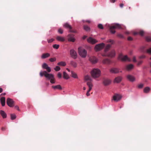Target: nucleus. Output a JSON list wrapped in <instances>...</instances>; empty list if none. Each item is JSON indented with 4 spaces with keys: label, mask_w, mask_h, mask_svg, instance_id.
I'll return each instance as SVG.
<instances>
[{
    "label": "nucleus",
    "mask_w": 151,
    "mask_h": 151,
    "mask_svg": "<svg viewBox=\"0 0 151 151\" xmlns=\"http://www.w3.org/2000/svg\"><path fill=\"white\" fill-rule=\"evenodd\" d=\"M127 40L129 41H131L133 39L131 37H128Z\"/></svg>",
    "instance_id": "51"
},
{
    "label": "nucleus",
    "mask_w": 151,
    "mask_h": 151,
    "mask_svg": "<svg viewBox=\"0 0 151 151\" xmlns=\"http://www.w3.org/2000/svg\"><path fill=\"white\" fill-rule=\"evenodd\" d=\"M74 35L72 34H69L68 37V40L69 41H71L73 42H75V39L73 37Z\"/></svg>",
    "instance_id": "15"
},
{
    "label": "nucleus",
    "mask_w": 151,
    "mask_h": 151,
    "mask_svg": "<svg viewBox=\"0 0 151 151\" xmlns=\"http://www.w3.org/2000/svg\"><path fill=\"white\" fill-rule=\"evenodd\" d=\"M54 40V39H50L48 40L47 41H48V43H50V42H52Z\"/></svg>",
    "instance_id": "48"
},
{
    "label": "nucleus",
    "mask_w": 151,
    "mask_h": 151,
    "mask_svg": "<svg viewBox=\"0 0 151 151\" xmlns=\"http://www.w3.org/2000/svg\"><path fill=\"white\" fill-rule=\"evenodd\" d=\"M86 22H88V23H90V21H89V20H87L86 21Z\"/></svg>",
    "instance_id": "64"
},
{
    "label": "nucleus",
    "mask_w": 151,
    "mask_h": 151,
    "mask_svg": "<svg viewBox=\"0 0 151 151\" xmlns=\"http://www.w3.org/2000/svg\"><path fill=\"white\" fill-rule=\"evenodd\" d=\"M127 79L130 81L133 82L135 81V78L133 76L128 75L127 76Z\"/></svg>",
    "instance_id": "14"
},
{
    "label": "nucleus",
    "mask_w": 151,
    "mask_h": 151,
    "mask_svg": "<svg viewBox=\"0 0 151 151\" xmlns=\"http://www.w3.org/2000/svg\"><path fill=\"white\" fill-rule=\"evenodd\" d=\"M52 88L54 90L57 89L61 90L62 89V87L60 85H58L56 86H52Z\"/></svg>",
    "instance_id": "22"
},
{
    "label": "nucleus",
    "mask_w": 151,
    "mask_h": 151,
    "mask_svg": "<svg viewBox=\"0 0 151 151\" xmlns=\"http://www.w3.org/2000/svg\"><path fill=\"white\" fill-rule=\"evenodd\" d=\"M69 31L70 32H73L74 33H77V31L75 29H71L70 30H69Z\"/></svg>",
    "instance_id": "43"
},
{
    "label": "nucleus",
    "mask_w": 151,
    "mask_h": 151,
    "mask_svg": "<svg viewBox=\"0 0 151 151\" xmlns=\"http://www.w3.org/2000/svg\"><path fill=\"white\" fill-rule=\"evenodd\" d=\"M116 0H110V1L112 3H114L115 1Z\"/></svg>",
    "instance_id": "58"
},
{
    "label": "nucleus",
    "mask_w": 151,
    "mask_h": 151,
    "mask_svg": "<svg viewBox=\"0 0 151 151\" xmlns=\"http://www.w3.org/2000/svg\"><path fill=\"white\" fill-rule=\"evenodd\" d=\"M78 52L79 55L83 58L86 57V51L81 47H79L78 48Z\"/></svg>",
    "instance_id": "4"
},
{
    "label": "nucleus",
    "mask_w": 151,
    "mask_h": 151,
    "mask_svg": "<svg viewBox=\"0 0 151 151\" xmlns=\"http://www.w3.org/2000/svg\"><path fill=\"white\" fill-rule=\"evenodd\" d=\"M56 39L57 40L61 42H63L65 40L64 37H62L59 36H57L56 37Z\"/></svg>",
    "instance_id": "25"
},
{
    "label": "nucleus",
    "mask_w": 151,
    "mask_h": 151,
    "mask_svg": "<svg viewBox=\"0 0 151 151\" xmlns=\"http://www.w3.org/2000/svg\"><path fill=\"white\" fill-rule=\"evenodd\" d=\"M122 78L121 76H118L116 77L114 81V83H119L122 80Z\"/></svg>",
    "instance_id": "19"
},
{
    "label": "nucleus",
    "mask_w": 151,
    "mask_h": 151,
    "mask_svg": "<svg viewBox=\"0 0 151 151\" xmlns=\"http://www.w3.org/2000/svg\"><path fill=\"white\" fill-rule=\"evenodd\" d=\"M66 70L68 71L69 72H70V70L68 68H67L66 69Z\"/></svg>",
    "instance_id": "63"
},
{
    "label": "nucleus",
    "mask_w": 151,
    "mask_h": 151,
    "mask_svg": "<svg viewBox=\"0 0 151 151\" xmlns=\"http://www.w3.org/2000/svg\"><path fill=\"white\" fill-rule=\"evenodd\" d=\"M0 114L3 118H5L6 117V114L4 111L1 110L0 111Z\"/></svg>",
    "instance_id": "24"
},
{
    "label": "nucleus",
    "mask_w": 151,
    "mask_h": 151,
    "mask_svg": "<svg viewBox=\"0 0 151 151\" xmlns=\"http://www.w3.org/2000/svg\"><path fill=\"white\" fill-rule=\"evenodd\" d=\"M144 86V84L142 83L139 84L137 86V87L139 88H142Z\"/></svg>",
    "instance_id": "39"
},
{
    "label": "nucleus",
    "mask_w": 151,
    "mask_h": 151,
    "mask_svg": "<svg viewBox=\"0 0 151 151\" xmlns=\"http://www.w3.org/2000/svg\"><path fill=\"white\" fill-rule=\"evenodd\" d=\"M54 69L56 71H58L60 70V68L58 66H56L54 68Z\"/></svg>",
    "instance_id": "41"
},
{
    "label": "nucleus",
    "mask_w": 151,
    "mask_h": 151,
    "mask_svg": "<svg viewBox=\"0 0 151 151\" xmlns=\"http://www.w3.org/2000/svg\"><path fill=\"white\" fill-rule=\"evenodd\" d=\"M58 65H59L62 66H65L66 64L65 62L62 61L58 63Z\"/></svg>",
    "instance_id": "32"
},
{
    "label": "nucleus",
    "mask_w": 151,
    "mask_h": 151,
    "mask_svg": "<svg viewBox=\"0 0 151 151\" xmlns=\"http://www.w3.org/2000/svg\"><path fill=\"white\" fill-rule=\"evenodd\" d=\"M150 88L148 87H145L143 90L144 92L145 93H147L149 92L150 90Z\"/></svg>",
    "instance_id": "28"
},
{
    "label": "nucleus",
    "mask_w": 151,
    "mask_h": 151,
    "mask_svg": "<svg viewBox=\"0 0 151 151\" xmlns=\"http://www.w3.org/2000/svg\"><path fill=\"white\" fill-rule=\"evenodd\" d=\"M121 25L118 24H116L109 27L110 31L112 34H114L115 33L116 31L115 30V29H121Z\"/></svg>",
    "instance_id": "3"
},
{
    "label": "nucleus",
    "mask_w": 151,
    "mask_h": 151,
    "mask_svg": "<svg viewBox=\"0 0 151 151\" xmlns=\"http://www.w3.org/2000/svg\"><path fill=\"white\" fill-rule=\"evenodd\" d=\"M70 64L74 68H76L77 66L76 63L73 61H70Z\"/></svg>",
    "instance_id": "31"
},
{
    "label": "nucleus",
    "mask_w": 151,
    "mask_h": 151,
    "mask_svg": "<svg viewBox=\"0 0 151 151\" xmlns=\"http://www.w3.org/2000/svg\"><path fill=\"white\" fill-rule=\"evenodd\" d=\"M6 103L10 107H12L14 106V101L12 99L8 98L6 100Z\"/></svg>",
    "instance_id": "9"
},
{
    "label": "nucleus",
    "mask_w": 151,
    "mask_h": 151,
    "mask_svg": "<svg viewBox=\"0 0 151 151\" xmlns=\"http://www.w3.org/2000/svg\"><path fill=\"white\" fill-rule=\"evenodd\" d=\"M119 59L120 60L122 61H128L130 62L131 59L129 58L127 55H124L122 54H121L119 55Z\"/></svg>",
    "instance_id": "5"
},
{
    "label": "nucleus",
    "mask_w": 151,
    "mask_h": 151,
    "mask_svg": "<svg viewBox=\"0 0 151 151\" xmlns=\"http://www.w3.org/2000/svg\"><path fill=\"white\" fill-rule=\"evenodd\" d=\"M115 53L114 50L111 51L108 54H105L102 55L103 56H107L110 57H114L115 56Z\"/></svg>",
    "instance_id": "10"
},
{
    "label": "nucleus",
    "mask_w": 151,
    "mask_h": 151,
    "mask_svg": "<svg viewBox=\"0 0 151 151\" xmlns=\"http://www.w3.org/2000/svg\"><path fill=\"white\" fill-rule=\"evenodd\" d=\"M63 77L64 78L66 79H68L69 78V76L65 72H63Z\"/></svg>",
    "instance_id": "30"
},
{
    "label": "nucleus",
    "mask_w": 151,
    "mask_h": 151,
    "mask_svg": "<svg viewBox=\"0 0 151 151\" xmlns=\"http://www.w3.org/2000/svg\"><path fill=\"white\" fill-rule=\"evenodd\" d=\"M58 32L60 34H62L63 32V30L62 29L60 28L58 30Z\"/></svg>",
    "instance_id": "46"
},
{
    "label": "nucleus",
    "mask_w": 151,
    "mask_h": 151,
    "mask_svg": "<svg viewBox=\"0 0 151 151\" xmlns=\"http://www.w3.org/2000/svg\"><path fill=\"white\" fill-rule=\"evenodd\" d=\"M59 47V45L55 44L53 45V48L56 49H58Z\"/></svg>",
    "instance_id": "37"
},
{
    "label": "nucleus",
    "mask_w": 151,
    "mask_h": 151,
    "mask_svg": "<svg viewBox=\"0 0 151 151\" xmlns=\"http://www.w3.org/2000/svg\"><path fill=\"white\" fill-rule=\"evenodd\" d=\"M113 98L114 100L117 101L120 100L121 96L120 95L115 94L113 96Z\"/></svg>",
    "instance_id": "12"
},
{
    "label": "nucleus",
    "mask_w": 151,
    "mask_h": 151,
    "mask_svg": "<svg viewBox=\"0 0 151 151\" xmlns=\"http://www.w3.org/2000/svg\"><path fill=\"white\" fill-rule=\"evenodd\" d=\"M110 72L113 73H117L119 72V69L116 68H112L110 70Z\"/></svg>",
    "instance_id": "17"
},
{
    "label": "nucleus",
    "mask_w": 151,
    "mask_h": 151,
    "mask_svg": "<svg viewBox=\"0 0 151 151\" xmlns=\"http://www.w3.org/2000/svg\"><path fill=\"white\" fill-rule=\"evenodd\" d=\"M40 74L41 77L44 76L47 79L50 80L51 83L54 84L55 83V80L53 74L48 73L45 71L41 72L40 73Z\"/></svg>",
    "instance_id": "1"
},
{
    "label": "nucleus",
    "mask_w": 151,
    "mask_h": 151,
    "mask_svg": "<svg viewBox=\"0 0 151 151\" xmlns=\"http://www.w3.org/2000/svg\"><path fill=\"white\" fill-rule=\"evenodd\" d=\"M129 32L128 31H126L125 32V34L126 35H129Z\"/></svg>",
    "instance_id": "57"
},
{
    "label": "nucleus",
    "mask_w": 151,
    "mask_h": 151,
    "mask_svg": "<svg viewBox=\"0 0 151 151\" xmlns=\"http://www.w3.org/2000/svg\"><path fill=\"white\" fill-rule=\"evenodd\" d=\"M103 83L104 85L107 86L111 83V81L108 79H104Z\"/></svg>",
    "instance_id": "20"
},
{
    "label": "nucleus",
    "mask_w": 151,
    "mask_h": 151,
    "mask_svg": "<svg viewBox=\"0 0 151 151\" xmlns=\"http://www.w3.org/2000/svg\"><path fill=\"white\" fill-rule=\"evenodd\" d=\"M15 109H17L19 111V107L18 106H16L15 107Z\"/></svg>",
    "instance_id": "55"
},
{
    "label": "nucleus",
    "mask_w": 151,
    "mask_h": 151,
    "mask_svg": "<svg viewBox=\"0 0 151 151\" xmlns=\"http://www.w3.org/2000/svg\"><path fill=\"white\" fill-rule=\"evenodd\" d=\"M71 73L72 76L73 77L75 78H77V75L75 73H74V72L72 71H71Z\"/></svg>",
    "instance_id": "34"
},
{
    "label": "nucleus",
    "mask_w": 151,
    "mask_h": 151,
    "mask_svg": "<svg viewBox=\"0 0 151 151\" xmlns=\"http://www.w3.org/2000/svg\"><path fill=\"white\" fill-rule=\"evenodd\" d=\"M114 41L113 40H108V42L109 43H111L112 44H113L114 42Z\"/></svg>",
    "instance_id": "50"
},
{
    "label": "nucleus",
    "mask_w": 151,
    "mask_h": 151,
    "mask_svg": "<svg viewBox=\"0 0 151 151\" xmlns=\"http://www.w3.org/2000/svg\"><path fill=\"white\" fill-rule=\"evenodd\" d=\"M145 57V55H141V56H140L139 57V58H140V59L141 58H144Z\"/></svg>",
    "instance_id": "54"
},
{
    "label": "nucleus",
    "mask_w": 151,
    "mask_h": 151,
    "mask_svg": "<svg viewBox=\"0 0 151 151\" xmlns=\"http://www.w3.org/2000/svg\"><path fill=\"white\" fill-rule=\"evenodd\" d=\"M142 61H139L137 63V65H141L142 63Z\"/></svg>",
    "instance_id": "52"
},
{
    "label": "nucleus",
    "mask_w": 151,
    "mask_h": 151,
    "mask_svg": "<svg viewBox=\"0 0 151 151\" xmlns=\"http://www.w3.org/2000/svg\"><path fill=\"white\" fill-rule=\"evenodd\" d=\"M144 32L143 31L141 30L138 32H134V35H137L139 34L141 36H143L144 35Z\"/></svg>",
    "instance_id": "29"
},
{
    "label": "nucleus",
    "mask_w": 151,
    "mask_h": 151,
    "mask_svg": "<svg viewBox=\"0 0 151 151\" xmlns=\"http://www.w3.org/2000/svg\"><path fill=\"white\" fill-rule=\"evenodd\" d=\"M119 5H120V7L122 8L123 7V6H124V4L122 3H121Z\"/></svg>",
    "instance_id": "56"
},
{
    "label": "nucleus",
    "mask_w": 151,
    "mask_h": 151,
    "mask_svg": "<svg viewBox=\"0 0 151 151\" xmlns=\"http://www.w3.org/2000/svg\"><path fill=\"white\" fill-rule=\"evenodd\" d=\"M3 91V89L2 88H0V93L2 92Z\"/></svg>",
    "instance_id": "59"
},
{
    "label": "nucleus",
    "mask_w": 151,
    "mask_h": 151,
    "mask_svg": "<svg viewBox=\"0 0 151 151\" xmlns=\"http://www.w3.org/2000/svg\"><path fill=\"white\" fill-rule=\"evenodd\" d=\"M70 54L71 57L74 59L77 58V55L76 52L73 49H71L70 51Z\"/></svg>",
    "instance_id": "8"
},
{
    "label": "nucleus",
    "mask_w": 151,
    "mask_h": 151,
    "mask_svg": "<svg viewBox=\"0 0 151 151\" xmlns=\"http://www.w3.org/2000/svg\"><path fill=\"white\" fill-rule=\"evenodd\" d=\"M104 47V44L103 43L96 45L95 47V50L97 51L102 49Z\"/></svg>",
    "instance_id": "6"
},
{
    "label": "nucleus",
    "mask_w": 151,
    "mask_h": 151,
    "mask_svg": "<svg viewBox=\"0 0 151 151\" xmlns=\"http://www.w3.org/2000/svg\"><path fill=\"white\" fill-rule=\"evenodd\" d=\"M63 26L66 28L69 29L70 30L72 28V27L68 23H65L63 25Z\"/></svg>",
    "instance_id": "26"
},
{
    "label": "nucleus",
    "mask_w": 151,
    "mask_h": 151,
    "mask_svg": "<svg viewBox=\"0 0 151 151\" xmlns=\"http://www.w3.org/2000/svg\"><path fill=\"white\" fill-rule=\"evenodd\" d=\"M117 36L121 38H124V36L123 35L120 34H118L117 35Z\"/></svg>",
    "instance_id": "42"
},
{
    "label": "nucleus",
    "mask_w": 151,
    "mask_h": 151,
    "mask_svg": "<svg viewBox=\"0 0 151 151\" xmlns=\"http://www.w3.org/2000/svg\"><path fill=\"white\" fill-rule=\"evenodd\" d=\"M56 60V59L55 58H51L49 59L50 61L51 62L55 61Z\"/></svg>",
    "instance_id": "45"
},
{
    "label": "nucleus",
    "mask_w": 151,
    "mask_h": 151,
    "mask_svg": "<svg viewBox=\"0 0 151 151\" xmlns=\"http://www.w3.org/2000/svg\"><path fill=\"white\" fill-rule=\"evenodd\" d=\"M87 41L88 42L92 44H94L97 42V41L95 39L92 37H90L87 39Z\"/></svg>",
    "instance_id": "16"
},
{
    "label": "nucleus",
    "mask_w": 151,
    "mask_h": 151,
    "mask_svg": "<svg viewBox=\"0 0 151 151\" xmlns=\"http://www.w3.org/2000/svg\"><path fill=\"white\" fill-rule=\"evenodd\" d=\"M98 27L101 29H104V27L102 24H98Z\"/></svg>",
    "instance_id": "36"
},
{
    "label": "nucleus",
    "mask_w": 151,
    "mask_h": 151,
    "mask_svg": "<svg viewBox=\"0 0 151 151\" xmlns=\"http://www.w3.org/2000/svg\"><path fill=\"white\" fill-rule=\"evenodd\" d=\"M133 61L134 62H137L135 57H133Z\"/></svg>",
    "instance_id": "53"
},
{
    "label": "nucleus",
    "mask_w": 151,
    "mask_h": 151,
    "mask_svg": "<svg viewBox=\"0 0 151 151\" xmlns=\"http://www.w3.org/2000/svg\"><path fill=\"white\" fill-rule=\"evenodd\" d=\"M111 47V45L109 44L107 45L106 46L105 49V52H107L108 50L109 49V48H110Z\"/></svg>",
    "instance_id": "33"
},
{
    "label": "nucleus",
    "mask_w": 151,
    "mask_h": 151,
    "mask_svg": "<svg viewBox=\"0 0 151 151\" xmlns=\"http://www.w3.org/2000/svg\"><path fill=\"white\" fill-rule=\"evenodd\" d=\"M102 63L104 64H109L111 63V60L107 58L103 59L102 61Z\"/></svg>",
    "instance_id": "18"
},
{
    "label": "nucleus",
    "mask_w": 151,
    "mask_h": 151,
    "mask_svg": "<svg viewBox=\"0 0 151 151\" xmlns=\"http://www.w3.org/2000/svg\"><path fill=\"white\" fill-rule=\"evenodd\" d=\"M6 95L5 93H2L1 94V96L5 95Z\"/></svg>",
    "instance_id": "60"
},
{
    "label": "nucleus",
    "mask_w": 151,
    "mask_h": 151,
    "mask_svg": "<svg viewBox=\"0 0 151 151\" xmlns=\"http://www.w3.org/2000/svg\"><path fill=\"white\" fill-rule=\"evenodd\" d=\"M147 52L148 53L151 54V47L147 49Z\"/></svg>",
    "instance_id": "47"
},
{
    "label": "nucleus",
    "mask_w": 151,
    "mask_h": 151,
    "mask_svg": "<svg viewBox=\"0 0 151 151\" xmlns=\"http://www.w3.org/2000/svg\"><path fill=\"white\" fill-rule=\"evenodd\" d=\"M86 37V36H84L83 37V39H85Z\"/></svg>",
    "instance_id": "61"
},
{
    "label": "nucleus",
    "mask_w": 151,
    "mask_h": 151,
    "mask_svg": "<svg viewBox=\"0 0 151 151\" xmlns=\"http://www.w3.org/2000/svg\"><path fill=\"white\" fill-rule=\"evenodd\" d=\"M58 77L59 78H61L62 77L61 74L60 73H59L58 74Z\"/></svg>",
    "instance_id": "49"
},
{
    "label": "nucleus",
    "mask_w": 151,
    "mask_h": 151,
    "mask_svg": "<svg viewBox=\"0 0 151 151\" xmlns=\"http://www.w3.org/2000/svg\"><path fill=\"white\" fill-rule=\"evenodd\" d=\"M133 67V65L132 64H129L126 66V69L127 70H130L132 69Z\"/></svg>",
    "instance_id": "27"
},
{
    "label": "nucleus",
    "mask_w": 151,
    "mask_h": 151,
    "mask_svg": "<svg viewBox=\"0 0 151 151\" xmlns=\"http://www.w3.org/2000/svg\"><path fill=\"white\" fill-rule=\"evenodd\" d=\"M0 101L2 106H4L5 104V99L4 97H1L0 99Z\"/></svg>",
    "instance_id": "23"
},
{
    "label": "nucleus",
    "mask_w": 151,
    "mask_h": 151,
    "mask_svg": "<svg viewBox=\"0 0 151 151\" xmlns=\"http://www.w3.org/2000/svg\"><path fill=\"white\" fill-rule=\"evenodd\" d=\"M101 71L98 68H94L91 72L92 76L94 78L99 77L101 75Z\"/></svg>",
    "instance_id": "2"
},
{
    "label": "nucleus",
    "mask_w": 151,
    "mask_h": 151,
    "mask_svg": "<svg viewBox=\"0 0 151 151\" xmlns=\"http://www.w3.org/2000/svg\"><path fill=\"white\" fill-rule=\"evenodd\" d=\"M11 119L14 120L16 118V116L15 114H11Z\"/></svg>",
    "instance_id": "38"
},
{
    "label": "nucleus",
    "mask_w": 151,
    "mask_h": 151,
    "mask_svg": "<svg viewBox=\"0 0 151 151\" xmlns=\"http://www.w3.org/2000/svg\"><path fill=\"white\" fill-rule=\"evenodd\" d=\"M84 78L86 80H89L91 79L90 76L88 75L85 76Z\"/></svg>",
    "instance_id": "40"
},
{
    "label": "nucleus",
    "mask_w": 151,
    "mask_h": 151,
    "mask_svg": "<svg viewBox=\"0 0 151 151\" xmlns=\"http://www.w3.org/2000/svg\"><path fill=\"white\" fill-rule=\"evenodd\" d=\"M87 84L89 87V89L87 92L86 95L87 96H88L90 95L89 93V92L91 90L93 86V85L92 83L90 81L87 82Z\"/></svg>",
    "instance_id": "7"
},
{
    "label": "nucleus",
    "mask_w": 151,
    "mask_h": 151,
    "mask_svg": "<svg viewBox=\"0 0 151 151\" xmlns=\"http://www.w3.org/2000/svg\"><path fill=\"white\" fill-rule=\"evenodd\" d=\"M146 40L148 42L151 41V37H147L146 38Z\"/></svg>",
    "instance_id": "44"
},
{
    "label": "nucleus",
    "mask_w": 151,
    "mask_h": 151,
    "mask_svg": "<svg viewBox=\"0 0 151 151\" xmlns=\"http://www.w3.org/2000/svg\"><path fill=\"white\" fill-rule=\"evenodd\" d=\"M83 28L85 30L87 31H89L90 29V28L88 26L86 25L84 26Z\"/></svg>",
    "instance_id": "35"
},
{
    "label": "nucleus",
    "mask_w": 151,
    "mask_h": 151,
    "mask_svg": "<svg viewBox=\"0 0 151 151\" xmlns=\"http://www.w3.org/2000/svg\"><path fill=\"white\" fill-rule=\"evenodd\" d=\"M42 67L43 68L46 69L47 72L49 73L51 71L50 68L46 63H44L42 65Z\"/></svg>",
    "instance_id": "13"
},
{
    "label": "nucleus",
    "mask_w": 151,
    "mask_h": 151,
    "mask_svg": "<svg viewBox=\"0 0 151 151\" xmlns=\"http://www.w3.org/2000/svg\"><path fill=\"white\" fill-rule=\"evenodd\" d=\"M50 56V54L49 53H45L42 54L41 56V58L42 59H45L46 58H48Z\"/></svg>",
    "instance_id": "21"
},
{
    "label": "nucleus",
    "mask_w": 151,
    "mask_h": 151,
    "mask_svg": "<svg viewBox=\"0 0 151 151\" xmlns=\"http://www.w3.org/2000/svg\"><path fill=\"white\" fill-rule=\"evenodd\" d=\"M89 60L92 64H95L98 61L97 59L94 56L90 57L89 58Z\"/></svg>",
    "instance_id": "11"
},
{
    "label": "nucleus",
    "mask_w": 151,
    "mask_h": 151,
    "mask_svg": "<svg viewBox=\"0 0 151 151\" xmlns=\"http://www.w3.org/2000/svg\"><path fill=\"white\" fill-rule=\"evenodd\" d=\"M83 89L84 90H85L86 89V88L85 87H84L83 88Z\"/></svg>",
    "instance_id": "62"
}]
</instances>
